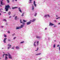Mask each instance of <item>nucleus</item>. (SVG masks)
Here are the masks:
<instances>
[{
  "mask_svg": "<svg viewBox=\"0 0 60 60\" xmlns=\"http://www.w3.org/2000/svg\"><path fill=\"white\" fill-rule=\"evenodd\" d=\"M54 27H56V26H54Z\"/></svg>",
  "mask_w": 60,
  "mask_h": 60,
  "instance_id": "59",
  "label": "nucleus"
},
{
  "mask_svg": "<svg viewBox=\"0 0 60 60\" xmlns=\"http://www.w3.org/2000/svg\"><path fill=\"white\" fill-rule=\"evenodd\" d=\"M11 16L9 17V18H11Z\"/></svg>",
  "mask_w": 60,
  "mask_h": 60,
  "instance_id": "44",
  "label": "nucleus"
},
{
  "mask_svg": "<svg viewBox=\"0 0 60 60\" xmlns=\"http://www.w3.org/2000/svg\"><path fill=\"white\" fill-rule=\"evenodd\" d=\"M36 38H37L38 39H39V38H40V37H39L38 36H37L36 37Z\"/></svg>",
  "mask_w": 60,
  "mask_h": 60,
  "instance_id": "14",
  "label": "nucleus"
},
{
  "mask_svg": "<svg viewBox=\"0 0 60 60\" xmlns=\"http://www.w3.org/2000/svg\"><path fill=\"white\" fill-rule=\"evenodd\" d=\"M10 8V6L9 5L6 6L5 8V9L6 10V11H8V10H9V8Z\"/></svg>",
  "mask_w": 60,
  "mask_h": 60,
  "instance_id": "1",
  "label": "nucleus"
},
{
  "mask_svg": "<svg viewBox=\"0 0 60 60\" xmlns=\"http://www.w3.org/2000/svg\"><path fill=\"white\" fill-rule=\"evenodd\" d=\"M34 46H35V47H36V45L35 43H34Z\"/></svg>",
  "mask_w": 60,
  "mask_h": 60,
  "instance_id": "25",
  "label": "nucleus"
},
{
  "mask_svg": "<svg viewBox=\"0 0 60 60\" xmlns=\"http://www.w3.org/2000/svg\"><path fill=\"white\" fill-rule=\"evenodd\" d=\"M8 14V15H11V12H10V11L9 12Z\"/></svg>",
  "mask_w": 60,
  "mask_h": 60,
  "instance_id": "15",
  "label": "nucleus"
},
{
  "mask_svg": "<svg viewBox=\"0 0 60 60\" xmlns=\"http://www.w3.org/2000/svg\"><path fill=\"white\" fill-rule=\"evenodd\" d=\"M24 41H23V43H24Z\"/></svg>",
  "mask_w": 60,
  "mask_h": 60,
  "instance_id": "64",
  "label": "nucleus"
},
{
  "mask_svg": "<svg viewBox=\"0 0 60 60\" xmlns=\"http://www.w3.org/2000/svg\"><path fill=\"white\" fill-rule=\"evenodd\" d=\"M23 21L24 22H26V21H27L25 20H23Z\"/></svg>",
  "mask_w": 60,
  "mask_h": 60,
  "instance_id": "17",
  "label": "nucleus"
},
{
  "mask_svg": "<svg viewBox=\"0 0 60 60\" xmlns=\"http://www.w3.org/2000/svg\"><path fill=\"white\" fill-rule=\"evenodd\" d=\"M3 13H6V12H3Z\"/></svg>",
  "mask_w": 60,
  "mask_h": 60,
  "instance_id": "49",
  "label": "nucleus"
},
{
  "mask_svg": "<svg viewBox=\"0 0 60 60\" xmlns=\"http://www.w3.org/2000/svg\"><path fill=\"white\" fill-rule=\"evenodd\" d=\"M7 2L8 3H9L10 1L8 0H7Z\"/></svg>",
  "mask_w": 60,
  "mask_h": 60,
  "instance_id": "19",
  "label": "nucleus"
},
{
  "mask_svg": "<svg viewBox=\"0 0 60 60\" xmlns=\"http://www.w3.org/2000/svg\"><path fill=\"white\" fill-rule=\"evenodd\" d=\"M8 58H9V59H12V56H11V55H10V53H8Z\"/></svg>",
  "mask_w": 60,
  "mask_h": 60,
  "instance_id": "2",
  "label": "nucleus"
},
{
  "mask_svg": "<svg viewBox=\"0 0 60 60\" xmlns=\"http://www.w3.org/2000/svg\"><path fill=\"white\" fill-rule=\"evenodd\" d=\"M7 39V38H5L4 40V43H6V40Z\"/></svg>",
  "mask_w": 60,
  "mask_h": 60,
  "instance_id": "4",
  "label": "nucleus"
},
{
  "mask_svg": "<svg viewBox=\"0 0 60 60\" xmlns=\"http://www.w3.org/2000/svg\"><path fill=\"white\" fill-rule=\"evenodd\" d=\"M34 7H33L32 8V10H34Z\"/></svg>",
  "mask_w": 60,
  "mask_h": 60,
  "instance_id": "41",
  "label": "nucleus"
},
{
  "mask_svg": "<svg viewBox=\"0 0 60 60\" xmlns=\"http://www.w3.org/2000/svg\"><path fill=\"white\" fill-rule=\"evenodd\" d=\"M37 44H39V41H37Z\"/></svg>",
  "mask_w": 60,
  "mask_h": 60,
  "instance_id": "38",
  "label": "nucleus"
},
{
  "mask_svg": "<svg viewBox=\"0 0 60 60\" xmlns=\"http://www.w3.org/2000/svg\"><path fill=\"white\" fill-rule=\"evenodd\" d=\"M18 9H19V10L20 11V12H22V11H21V10L20 9V8H18Z\"/></svg>",
  "mask_w": 60,
  "mask_h": 60,
  "instance_id": "8",
  "label": "nucleus"
},
{
  "mask_svg": "<svg viewBox=\"0 0 60 60\" xmlns=\"http://www.w3.org/2000/svg\"><path fill=\"white\" fill-rule=\"evenodd\" d=\"M35 20V19H33V20H32V22H34Z\"/></svg>",
  "mask_w": 60,
  "mask_h": 60,
  "instance_id": "18",
  "label": "nucleus"
},
{
  "mask_svg": "<svg viewBox=\"0 0 60 60\" xmlns=\"http://www.w3.org/2000/svg\"><path fill=\"white\" fill-rule=\"evenodd\" d=\"M4 37H7V36H6V35L5 34H4Z\"/></svg>",
  "mask_w": 60,
  "mask_h": 60,
  "instance_id": "20",
  "label": "nucleus"
},
{
  "mask_svg": "<svg viewBox=\"0 0 60 60\" xmlns=\"http://www.w3.org/2000/svg\"><path fill=\"white\" fill-rule=\"evenodd\" d=\"M22 16H23V14L22 15Z\"/></svg>",
  "mask_w": 60,
  "mask_h": 60,
  "instance_id": "62",
  "label": "nucleus"
},
{
  "mask_svg": "<svg viewBox=\"0 0 60 60\" xmlns=\"http://www.w3.org/2000/svg\"><path fill=\"white\" fill-rule=\"evenodd\" d=\"M0 2H1L0 3L1 4H2V5H4V4L3 3V2H2L3 1H0Z\"/></svg>",
  "mask_w": 60,
  "mask_h": 60,
  "instance_id": "6",
  "label": "nucleus"
},
{
  "mask_svg": "<svg viewBox=\"0 0 60 60\" xmlns=\"http://www.w3.org/2000/svg\"><path fill=\"white\" fill-rule=\"evenodd\" d=\"M31 23V22L30 21H29L27 22L26 23L27 25H29Z\"/></svg>",
  "mask_w": 60,
  "mask_h": 60,
  "instance_id": "5",
  "label": "nucleus"
},
{
  "mask_svg": "<svg viewBox=\"0 0 60 60\" xmlns=\"http://www.w3.org/2000/svg\"><path fill=\"white\" fill-rule=\"evenodd\" d=\"M15 1H17V0H15Z\"/></svg>",
  "mask_w": 60,
  "mask_h": 60,
  "instance_id": "58",
  "label": "nucleus"
},
{
  "mask_svg": "<svg viewBox=\"0 0 60 60\" xmlns=\"http://www.w3.org/2000/svg\"><path fill=\"white\" fill-rule=\"evenodd\" d=\"M21 43H23V42H20Z\"/></svg>",
  "mask_w": 60,
  "mask_h": 60,
  "instance_id": "46",
  "label": "nucleus"
},
{
  "mask_svg": "<svg viewBox=\"0 0 60 60\" xmlns=\"http://www.w3.org/2000/svg\"><path fill=\"white\" fill-rule=\"evenodd\" d=\"M59 45H57V47H59Z\"/></svg>",
  "mask_w": 60,
  "mask_h": 60,
  "instance_id": "48",
  "label": "nucleus"
},
{
  "mask_svg": "<svg viewBox=\"0 0 60 60\" xmlns=\"http://www.w3.org/2000/svg\"><path fill=\"white\" fill-rule=\"evenodd\" d=\"M30 21H31V22H32V20H30Z\"/></svg>",
  "mask_w": 60,
  "mask_h": 60,
  "instance_id": "63",
  "label": "nucleus"
},
{
  "mask_svg": "<svg viewBox=\"0 0 60 60\" xmlns=\"http://www.w3.org/2000/svg\"><path fill=\"white\" fill-rule=\"evenodd\" d=\"M49 25L50 26H53V25H54V24H53L52 23H50Z\"/></svg>",
  "mask_w": 60,
  "mask_h": 60,
  "instance_id": "10",
  "label": "nucleus"
},
{
  "mask_svg": "<svg viewBox=\"0 0 60 60\" xmlns=\"http://www.w3.org/2000/svg\"><path fill=\"white\" fill-rule=\"evenodd\" d=\"M0 7H2V5H0Z\"/></svg>",
  "mask_w": 60,
  "mask_h": 60,
  "instance_id": "51",
  "label": "nucleus"
},
{
  "mask_svg": "<svg viewBox=\"0 0 60 60\" xmlns=\"http://www.w3.org/2000/svg\"><path fill=\"white\" fill-rule=\"evenodd\" d=\"M56 19H58V18H56Z\"/></svg>",
  "mask_w": 60,
  "mask_h": 60,
  "instance_id": "55",
  "label": "nucleus"
},
{
  "mask_svg": "<svg viewBox=\"0 0 60 60\" xmlns=\"http://www.w3.org/2000/svg\"><path fill=\"white\" fill-rule=\"evenodd\" d=\"M1 27H2V28H3L4 27V26H1Z\"/></svg>",
  "mask_w": 60,
  "mask_h": 60,
  "instance_id": "42",
  "label": "nucleus"
},
{
  "mask_svg": "<svg viewBox=\"0 0 60 60\" xmlns=\"http://www.w3.org/2000/svg\"><path fill=\"white\" fill-rule=\"evenodd\" d=\"M22 20H21V19H20V23H22V22L21 21Z\"/></svg>",
  "mask_w": 60,
  "mask_h": 60,
  "instance_id": "34",
  "label": "nucleus"
},
{
  "mask_svg": "<svg viewBox=\"0 0 60 60\" xmlns=\"http://www.w3.org/2000/svg\"><path fill=\"white\" fill-rule=\"evenodd\" d=\"M12 49H14V48H12Z\"/></svg>",
  "mask_w": 60,
  "mask_h": 60,
  "instance_id": "53",
  "label": "nucleus"
},
{
  "mask_svg": "<svg viewBox=\"0 0 60 60\" xmlns=\"http://www.w3.org/2000/svg\"><path fill=\"white\" fill-rule=\"evenodd\" d=\"M1 15V13H0V15Z\"/></svg>",
  "mask_w": 60,
  "mask_h": 60,
  "instance_id": "52",
  "label": "nucleus"
},
{
  "mask_svg": "<svg viewBox=\"0 0 60 60\" xmlns=\"http://www.w3.org/2000/svg\"><path fill=\"white\" fill-rule=\"evenodd\" d=\"M4 55H5V54H4L3 55V58H4Z\"/></svg>",
  "mask_w": 60,
  "mask_h": 60,
  "instance_id": "36",
  "label": "nucleus"
},
{
  "mask_svg": "<svg viewBox=\"0 0 60 60\" xmlns=\"http://www.w3.org/2000/svg\"><path fill=\"white\" fill-rule=\"evenodd\" d=\"M56 17H58V16H57V15H56Z\"/></svg>",
  "mask_w": 60,
  "mask_h": 60,
  "instance_id": "61",
  "label": "nucleus"
},
{
  "mask_svg": "<svg viewBox=\"0 0 60 60\" xmlns=\"http://www.w3.org/2000/svg\"><path fill=\"white\" fill-rule=\"evenodd\" d=\"M35 43H36V42H34V43L35 44Z\"/></svg>",
  "mask_w": 60,
  "mask_h": 60,
  "instance_id": "57",
  "label": "nucleus"
},
{
  "mask_svg": "<svg viewBox=\"0 0 60 60\" xmlns=\"http://www.w3.org/2000/svg\"><path fill=\"white\" fill-rule=\"evenodd\" d=\"M58 25H60V23H59L58 24Z\"/></svg>",
  "mask_w": 60,
  "mask_h": 60,
  "instance_id": "47",
  "label": "nucleus"
},
{
  "mask_svg": "<svg viewBox=\"0 0 60 60\" xmlns=\"http://www.w3.org/2000/svg\"><path fill=\"white\" fill-rule=\"evenodd\" d=\"M38 49H39V48H38L37 49V50H35V51H37V50H38Z\"/></svg>",
  "mask_w": 60,
  "mask_h": 60,
  "instance_id": "22",
  "label": "nucleus"
},
{
  "mask_svg": "<svg viewBox=\"0 0 60 60\" xmlns=\"http://www.w3.org/2000/svg\"><path fill=\"white\" fill-rule=\"evenodd\" d=\"M3 10L2 8H1L0 9V10Z\"/></svg>",
  "mask_w": 60,
  "mask_h": 60,
  "instance_id": "50",
  "label": "nucleus"
},
{
  "mask_svg": "<svg viewBox=\"0 0 60 60\" xmlns=\"http://www.w3.org/2000/svg\"><path fill=\"white\" fill-rule=\"evenodd\" d=\"M56 45L55 44H54V45H53V48H55V46Z\"/></svg>",
  "mask_w": 60,
  "mask_h": 60,
  "instance_id": "26",
  "label": "nucleus"
},
{
  "mask_svg": "<svg viewBox=\"0 0 60 60\" xmlns=\"http://www.w3.org/2000/svg\"><path fill=\"white\" fill-rule=\"evenodd\" d=\"M32 0H29V1H30V3H32V1H32Z\"/></svg>",
  "mask_w": 60,
  "mask_h": 60,
  "instance_id": "28",
  "label": "nucleus"
},
{
  "mask_svg": "<svg viewBox=\"0 0 60 60\" xmlns=\"http://www.w3.org/2000/svg\"><path fill=\"white\" fill-rule=\"evenodd\" d=\"M18 8V7H12V9H16V8Z\"/></svg>",
  "mask_w": 60,
  "mask_h": 60,
  "instance_id": "7",
  "label": "nucleus"
},
{
  "mask_svg": "<svg viewBox=\"0 0 60 60\" xmlns=\"http://www.w3.org/2000/svg\"><path fill=\"white\" fill-rule=\"evenodd\" d=\"M20 29V27H16V29Z\"/></svg>",
  "mask_w": 60,
  "mask_h": 60,
  "instance_id": "11",
  "label": "nucleus"
},
{
  "mask_svg": "<svg viewBox=\"0 0 60 60\" xmlns=\"http://www.w3.org/2000/svg\"><path fill=\"white\" fill-rule=\"evenodd\" d=\"M16 37H14L13 38L14 40H15V39H16Z\"/></svg>",
  "mask_w": 60,
  "mask_h": 60,
  "instance_id": "35",
  "label": "nucleus"
},
{
  "mask_svg": "<svg viewBox=\"0 0 60 60\" xmlns=\"http://www.w3.org/2000/svg\"><path fill=\"white\" fill-rule=\"evenodd\" d=\"M47 15H45L44 17H47Z\"/></svg>",
  "mask_w": 60,
  "mask_h": 60,
  "instance_id": "31",
  "label": "nucleus"
},
{
  "mask_svg": "<svg viewBox=\"0 0 60 60\" xmlns=\"http://www.w3.org/2000/svg\"><path fill=\"white\" fill-rule=\"evenodd\" d=\"M47 16L49 17V18H50V17L49 16V14H48Z\"/></svg>",
  "mask_w": 60,
  "mask_h": 60,
  "instance_id": "23",
  "label": "nucleus"
},
{
  "mask_svg": "<svg viewBox=\"0 0 60 60\" xmlns=\"http://www.w3.org/2000/svg\"><path fill=\"white\" fill-rule=\"evenodd\" d=\"M20 28H22L23 27V25H22L20 27Z\"/></svg>",
  "mask_w": 60,
  "mask_h": 60,
  "instance_id": "16",
  "label": "nucleus"
},
{
  "mask_svg": "<svg viewBox=\"0 0 60 60\" xmlns=\"http://www.w3.org/2000/svg\"><path fill=\"white\" fill-rule=\"evenodd\" d=\"M5 56H8V54H5Z\"/></svg>",
  "mask_w": 60,
  "mask_h": 60,
  "instance_id": "24",
  "label": "nucleus"
},
{
  "mask_svg": "<svg viewBox=\"0 0 60 60\" xmlns=\"http://www.w3.org/2000/svg\"><path fill=\"white\" fill-rule=\"evenodd\" d=\"M35 4V1H34V4Z\"/></svg>",
  "mask_w": 60,
  "mask_h": 60,
  "instance_id": "37",
  "label": "nucleus"
},
{
  "mask_svg": "<svg viewBox=\"0 0 60 60\" xmlns=\"http://www.w3.org/2000/svg\"><path fill=\"white\" fill-rule=\"evenodd\" d=\"M6 25H8L7 23H6Z\"/></svg>",
  "mask_w": 60,
  "mask_h": 60,
  "instance_id": "56",
  "label": "nucleus"
},
{
  "mask_svg": "<svg viewBox=\"0 0 60 60\" xmlns=\"http://www.w3.org/2000/svg\"><path fill=\"white\" fill-rule=\"evenodd\" d=\"M37 44L38 46V45H39V44Z\"/></svg>",
  "mask_w": 60,
  "mask_h": 60,
  "instance_id": "54",
  "label": "nucleus"
},
{
  "mask_svg": "<svg viewBox=\"0 0 60 60\" xmlns=\"http://www.w3.org/2000/svg\"><path fill=\"white\" fill-rule=\"evenodd\" d=\"M47 30V28H45V30Z\"/></svg>",
  "mask_w": 60,
  "mask_h": 60,
  "instance_id": "60",
  "label": "nucleus"
},
{
  "mask_svg": "<svg viewBox=\"0 0 60 60\" xmlns=\"http://www.w3.org/2000/svg\"><path fill=\"white\" fill-rule=\"evenodd\" d=\"M15 34H12V36H14V35Z\"/></svg>",
  "mask_w": 60,
  "mask_h": 60,
  "instance_id": "43",
  "label": "nucleus"
},
{
  "mask_svg": "<svg viewBox=\"0 0 60 60\" xmlns=\"http://www.w3.org/2000/svg\"><path fill=\"white\" fill-rule=\"evenodd\" d=\"M16 49H19V47L18 46H16Z\"/></svg>",
  "mask_w": 60,
  "mask_h": 60,
  "instance_id": "9",
  "label": "nucleus"
},
{
  "mask_svg": "<svg viewBox=\"0 0 60 60\" xmlns=\"http://www.w3.org/2000/svg\"><path fill=\"white\" fill-rule=\"evenodd\" d=\"M8 41H11V40L10 39H8Z\"/></svg>",
  "mask_w": 60,
  "mask_h": 60,
  "instance_id": "40",
  "label": "nucleus"
},
{
  "mask_svg": "<svg viewBox=\"0 0 60 60\" xmlns=\"http://www.w3.org/2000/svg\"><path fill=\"white\" fill-rule=\"evenodd\" d=\"M18 17L17 16H16L15 18V20H17V18Z\"/></svg>",
  "mask_w": 60,
  "mask_h": 60,
  "instance_id": "12",
  "label": "nucleus"
},
{
  "mask_svg": "<svg viewBox=\"0 0 60 60\" xmlns=\"http://www.w3.org/2000/svg\"><path fill=\"white\" fill-rule=\"evenodd\" d=\"M7 59H8V57H7V56H5V60H7Z\"/></svg>",
  "mask_w": 60,
  "mask_h": 60,
  "instance_id": "13",
  "label": "nucleus"
},
{
  "mask_svg": "<svg viewBox=\"0 0 60 60\" xmlns=\"http://www.w3.org/2000/svg\"><path fill=\"white\" fill-rule=\"evenodd\" d=\"M25 23L24 22H23V25H25Z\"/></svg>",
  "mask_w": 60,
  "mask_h": 60,
  "instance_id": "39",
  "label": "nucleus"
},
{
  "mask_svg": "<svg viewBox=\"0 0 60 60\" xmlns=\"http://www.w3.org/2000/svg\"><path fill=\"white\" fill-rule=\"evenodd\" d=\"M36 15H37V13H36L34 15V16H36Z\"/></svg>",
  "mask_w": 60,
  "mask_h": 60,
  "instance_id": "30",
  "label": "nucleus"
},
{
  "mask_svg": "<svg viewBox=\"0 0 60 60\" xmlns=\"http://www.w3.org/2000/svg\"><path fill=\"white\" fill-rule=\"evenodd\" d=\"M7 32L8 34H10V32L9 31H8Z\"/></svg>",
  "mask_w": 60,
  "mask_h": 60,
  "instance_id": "32",
  "label": "nucleus"
},
{
  "mask_svg": "<svg viewBox=\"0 0 60 60\" xmlns=\"http://www.w3.org/2000/svg\"><path fill=\"white\" fill-rule=\"evenodd\" d=\"M53 21L54 22H56V20H54Z\"/></svg>",
  "mask_w": 60,
  "mask_h": 60,
  "instance_id": "33",
  "label": "nucleus"
},
{
  "mask_svg": "<svg viewBox=\"0 0 60 60\" xmlns=\"http://www.w3.org/2000/svg\"><path fill=\"white\" fill-rule=\"evenodd\" d=\"M8 46L9 47H8V49H9V48H11V45H10V44H8Z\"/></svg>",
  "mask_w": 60,
  "mask_h": 60,
  "instance_id": "3",
  "label": "nucleus"
},
{
  "mask_svg": "<svg viewBox=\"0 0 60 60\" xmlns=\"http://www.w3.org/2000/svg\"><path fill=\"white\" fill-rule=\"evenodd\" d=\"M41 53H38L36 54V55H41Z\"/></svg>",
  "mask_w": 60,
  "mask_h": 60,
  "instance_id": "21",
  "label": "nucleus"
},
{
  "mask_svg": "<svg viewBox=\"0 0 60 60\" xmlns=\"http://www.w3.org/2000/svg\"><path fill=\"white\" fill-rule=\"evenodd\" d=\"M34 5L35 7L36 6V4H34Z\"/></svg>",
  "mask_w": 60,
  "mask_h": 60,
  "instance_id": "29",
  "label": "nucleus"
},
{
  "mask_svg": "<svg viewBox=\"0 0 60 60\" xmlns=\"http://www.w3.org/2000/svg\"><path fill=\"white\" fill-rule=\"evenodd\" d=\"M42 59V58H41L39 59V60H40V59Z\"/></svg>",
  "mask_w": 60,
  "mask_h": 60,
  "instance_id": "45",
  "label": "nucleus"
},
{
  "mask_svg": "<svg viewBox=\"0 0 60 60\" xmlns=\"http://www.w3.org/2000/svg\"><path fill=\"white\" fill-rule=\"evenodd\" d=\"M3 21H6H6H6V20L5 19H4L3 20Z\"/></svg>",
  "mask_w": 60,
  "mask_h": 60,
  "instance_id": "27",
  "label": "nucleus"
}]
</instances>
